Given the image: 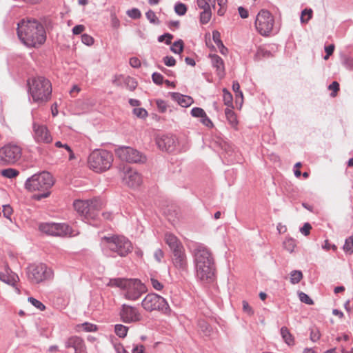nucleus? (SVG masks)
Segmentation results:
<instances>
[{"mask_svg":"<svg viewBox=\"0 0 353 353\" xmlns=\"http://www.w3.org/2000/svg\"><path fill=\"white\" fill-rule=\"evenodd\" d=\"M17 34L22 42L29 47L41 45L46 39L43 26L36 20H22L18 24Z\"/></svg>","mask_w":353,"mask_h":353,"instance_id":"f257e3e1","label":"nucleus"},{"mask_svg":"<svg viewBox=\"0 0 353 353\" xmlns=\"http://www.w3.org/2000/svg\"><path fill=\"white\" fill-rule=\"evenodd\" d=\"M196 274L199 279L210 283L214 277L215 265L210 251L203 245H198L194 250Z\"/></svg>","mask_w":353,"mask_h":353,"instance_id":"f03ea898","label":"nucleus"},{"mask_svg":"<svg viewBox=\"0 0 353 353\" xmlns=\"http://www.w3.org/2000/svg\"><path fill=\"white\" fill-rule=\"evenodd\" d=\"M29 93L32 101L39 105L48 102L52 96V83L42 76L32 77L28 81Z\"/></svg>","mask_w":353,"mask_h":353,"instance_id":"7ed1b4c3","label":"nucleus"},{"mask_svg":"<svg viewBox=\"0 0 353 353\" xmlns=\"http://www.w3.org/2000/svg\"><path fill=\"white\" fill-rule=\"evenodd\" d=\"M110 287H118L123 291V296L129 301H137L147 292L145 285L139 279L115 278L109 281Z\"/></svg>","mask_w":353,"mask_h":353,"instance_id":"20e7f679","label":"nucleus"},{"mask_svg":"<svg viewBox=\"0 0 353 353\" xmlns=\"http://www.w3.org/2000/svg\"><path fill=\"white\" fill-rule=\"evenodd\" d=\"M54 183L53 176L48 172H43L28 178L26 181L25 187L30 192H43V193L35 196L36 199L40 200L49 196L50 192L48 190Z\"/></svg>","mask_w":353,"mask_h":353,"instance_id":"39448f33","label":"nucleus"},{"mask_svg":"<svg viewBox=\"0 0 353 353\" xmlns=\"http://www.w3.org/2000/svg\"><path fill=\"white\" fill-rule=\"evenodd\" d=\"M113 162V155L105 150H94L88 158L89 168L95 172L101 173L109 170Z\"/></svg>","mask_w":353,"mask_h":353,"instance_id":"423d86ee","label":"nucleus"},{"mask_svg":"<svg viewBox=\"0 0 353 353\" xmlns=\"http://www.w3.org/2000/svg\"><path fill=\"white\" fill-rule=\"evenodd\" d=\"M101 244L104 249L116 253L121 257L125 256L132 250L131 242L123 236H103L101 239Z\"/></svg>","mask_w":353,"mask_h":353,"instance_id":"0eeeda50","label":"nucleus"},{"mask_svg":"<svg viewBox=\"0 0 353 353\" xmlns=\"http://www.w3.org/2000/svg\"><path fill=\"white\" fill-rule=\"evenodd\" d=\"M22 157V148L16 143H10L0 148V165H12Z\"/></svg>","mask_w":353,"mask_h":353,"instance_id":"6e6552de","label":"nucleus"},{"mask_svg":"<svg viewBox=\"0 0 353 353\" xmlns=\"http://www.w3.org/2000/svg\"><path fill=\"white\" fill-rule=\"evenodd\" d=\"M142 307L147 312L161 311L165 314L170 312V308L166 300L156 294H148L142 300Z\"/></svg>","mask_w":353,"mask_h":353,"instance_id":"1a4fd4ad","label":"nucleus"},{"mask_svg":"<svg viewBox=\"0 0 353 353\" xmlns=\"http://www.w3.org/2000/svg\"><path fill=\"white\" fill-rule=\"evenodd\" d=\"M101 203L97 199L93 200H77L74 202V210L85 219H94L97 212L101 208Z\"/></svg>","mask_w":353,"mask_h":353,"instance_id":"9d476101","label":"nucleus"},{"mask_svg":"<svg viewBox=\"0 0 353 353\" xmlns=\"http://www.w3.org/2000/svg\"><path fill=\"white\" fill-rule=\"evenodd\" d=\"M116 156L123 161L132 163H143L147 158L137 150L128 147L120 146L115 149Z\"/></svg>","mask_w":353,"mask_h":353,"instance_id":"9b49d317","label":"nucleus"},{"mask_svg":"<svg viewBox=\"0 0 353 353\" xmlns=\"http://www.w3.org/2000/svg\"><path fill=\"white\" fill-rule=\"evenodd\" d=\"M274 18L271 13L266 10H261L256 15L255 27L262 36H268L274 26Z\"/></svg>","mask_w":353,"mask_h":353,"instance_id":"f8f14e48","label":"nucleus"},{"mask_svg":"<svg viewBox=\"0 0 353 353\" xmlns=\"http://www.w3.org/2000/svg\"><path fill=\"white\" fill-rule=\"evenodd\" d=\"M121 320L125 323L141 321L143 316L139 310L133 306L123 304L119 312Z\"/></svg>","mask_w":353,"mask_h":353,"instance_id":"ddd939ff","label":"nucleus"},{"mask_svg":"<svg viewBox=\"0 0 353 353\" xmlns=\"http://www.w3.org/2000/svg\"><path fill=\"white\" fill-rule=\"evenodd\" d=\"M123 182L128 187L135 189L141 185L143 179L137 171L127 167L124 168Z\"/></svg>","mask_w":353,"mask_h":353,"instance_id":"4468645a","label":"nucleus"},{"mask_svg":"<svg viewBox=\"0 0 353 353\" xmlns=\"http://www.w3.org/2000/svg\"><path fill=\"white\" fill-rule=\"evenodd\" d=\"M171 259L174 268L179 273L183 274L187 272L188 263L185 248L172 252Z\"/></svg>","mask_w":353,"mask_h":353,"instance_id":"2eb2a0df","label":"nucleus"},{"mask_svg":"<svg viewBox=\"0 0 353 353\" xmlns=\"http://www.w3.org/2000/svg\"><path fill=\"white\" fill-rule=\"evenodd\" d=\"M32 131L34 139L37 143H49L52 142V137L45 125L33 122Z\"/></svg>","mask_w":353,"mask_h":353,"instance_id":"dca6fc26","label":"nucleus"},{"mask_svg":"<svg viewBox=\"0 0 353 353\" xmlns=\"http://www.w3.org/2000/svg\"><path fill=\"white\" fill-rule=\"evenodd\" d=\"M47 268L43 264L32 265L28 267V276L32 283H39L48 276Z\"/></svg>","mask_w":353,"mask_h":353,"instance_id":"f3484780","label":"nucleus"},{"mask_svg":"<svg viewBox=\"0 0 353 353\" xmlns=\"http://www.w3.org/2000/svg\"><path fill=\"white\" fill-rule=\"evenodd\" d=\"M66 348H73L74 353H85L86 347L83 340L77 336L68 338L65 343Z\"/></svg>","mask_w":353,"mask_h":353,"instance_id":"a211bd4d","label":"nucleus"},{"mask_svg":"<svg viewBox=\"0 0 353 353\" xmlns=\"http://www.w3.org/2000/svg\"><path fill=\"white\" fill-rule=\"evenodd\" d=\"M68 225L65 223H54L52 236H74L77 235Z\"/></svg>","mask_w":353,"mask_h":353,"instance_id":"6ab92c4d","label":"nucleus"},{"mask_svg":"<svg viewBox=\"0 0 353 353\" xmlns=\"http://www.w3.org/2000/svg\"><path fill=\"white\" fill-rule=\"evenodd\" d=\"M164 240L165 243L169 246L170 249L172 252L178 250H181L184 248L182 243L180 240L174 234L171 233H166L165 234Z\"/></svg>","mask_w":353,"mask_h":353,"instance_id":"aec40b11","label":"nucleus"},{"mask_svg":"<svg viewBox=\"0 0 353 353\" xmlns=\"http://www.w3.org/2000/svg\"><path fill=\"white\" fill-rule=\"evenodd\" d=\"M157 145L162 150L172 152L175 146V140L172 137L164 136L157 141Z\"/></svg>","mask_w":353,"mask_h":353,"instance_id":"412c9836","label":"nucleus"},{"mask_svg":"<svg viewBox=\"0 0 353 353\" xmlns=\"http://www.w3.org/2000/svg\"><path fill=\"white\" fill-rule=\"evenodd\" d=\"M212 65L216 68L217 75L222 79L225 76V66L223 59L216 54L210 55Z\"/></svg>","mask_w":353,"mask_h":353,"instance_id":"4be33fe9","label":"nucleus"},{"mask_svg":"<svg viewBox=\"0 0 353 353\" xmlns=\"http://www.w3.org/2000/svg\"><path fill=\"white\" fill-rule=\"evenodd\" d=\"M172 99L176 101L182 107H188L193 103V99L191 97L183 95L179 93H173Z\"/></svg>","mask_w":353,"mask_h":353,"instance_id":"5701e85b","label":"nucleus"},{"mask_svg":"<svg viewBox=\"0 0 353 353\" xmlns=\"http://www.w3.org/2000/svg\"><path fill=\"white\" fill-rule=\"evenodd\" d=\"M225 114L226 119L232 128H233L234 130H238V124L239 121L237 119V117L236 114L234 112V111L231 108H226L225 110Z\"/></svg>","mask_w":353,"mask_h":353,"instance_id":"b1692460","label":"nucleus"},{"mask_svg":"<svg viewBox=\"0 0 353 353\" xmlns=\"http://www.w3.org/2000/svg\"><path fill=\"white\" fill-rule=\"evenodd\" d=\"M281 334L285 342L288 345H294V339L289 330L286 327H282L281 329Z\"/></svg>","mask_w":353,"mask_h":353,"instance_id":"393cba45","label":"nucleus"},{"mask_svg":"<svg viewBox=\"0 0 353 353\" xmlns=\"http://www.w3.org/2000/svg\"><path fill=\"white\" fill-rule=\"evenodd\" d=\"M1 174L8 179L16 178L19 174V172L14 168H6L1 171Z\"/></svg>","mask_w":353,"mask_h":353,"instance_id":"a878e982","label":"nucleus"},{"mask_svg":"<svg viewBox=\"0 0 353 353\" xmlns=\"http://www.w3.org/2000/svg\"><path fill=\"white\" fill-rule=\"evenodd\" d=\"M223 99L224 104L225 105L228 106L229 108H233L232 95L226 88L223 89Z\"/></svg>","mask_w":353,"mask_h":353,"instance_id":"bb28decb","label":"nucleus"},{"mask_svg":"<svg viewBox=\"0 0 353 353\" xmlns=\"http://www.w3.org/2000/svg\"><path fill=\"white\" fill-rule=\"evenodd\" d=\"M81 329L85 332H96L97 326L90 323H84L77 326V330L80 331Z\"/></svg>","mask_w":353,"mask_h":353,"instance_id":"cd10ccee","label":"nucleus"},{"mask_svg":"<svg viewBox=\"0 0 353 353\" xmlns=\"http://www.w3.org/2000/svg\"><path fill=\"white\" fill-rule=\"evenodd\" d=\"M128 327L121 325L117 324L114 326V332L120 338H125L127 335Z\"/></svg>","mask_w":353,"mask_h":353,"instance_id":"c85d7f7f","label":"nucleus"},{"mask_svg":"<svg viewBox=\"0 0 353 353\" xmlns=\"http://www.w3.org/2000/svg\"><path fill=\"white\" fill-rule=\"evenodd\" d=\"M283 247L288 252H293L296 247L295 241L292 238L286 239L283 242Z\"/></svg>","mask_w":353,"mask_h":353,"instance_id":"c756f323","label":"nucleus"},{"mask_svg":"<svg viewBox=\"0 0 353 353\" xmlns=\"http://www.w3.org/2000/svg\"><path fill=\"white\" fill-rule=\"evenodd\" d=\"M303 278V274L301 271L294 270L290 273V282L292 284H296L300 282Z\"/></svg>","mask_w":353,"mask_h":353,"instance_id":"7c9ffc66","label":"nucleus"},{"mask_svg":"<svg viewBox=\"0 0 353 353\" xmlns=\"http://www.w3.org/2000/svg\"><path fill=\"white\" fill-rule=\"evenodd\" d=\"M343 249L345 252L353 253V234L346 239Z\"/></svg>","mask_w":353,"mask_h":353,"instance_id":"2f4dec72","label":"nucleus"},{"mask_svg":"<svg viewBox=\"0 0 353 353\" xmlns=\"http://www.w3.org/2000/svg\"><path fill=\"white\" fill-rule=\"evenodd\" d=\"M211 17H212L211 9L208 10H203L200 14V22L202 24H206L210 21Z\"/></svg>","mask_w":353,"mask_h":353,"instance_id":"473e14b6","label":"nucleus"},{"mask_svg":"<svg viewBox=\"0 0 353 353\" xmlns=\"http://www.w3.org/2000/svg\"><path fill=\"white\" fill-rule=\"evenodd\" d=\"M219 8L217 10V14L223 16L227 10L228 0H216Z\"/></svg>","mask_w":353,"mask_h":353,"instance_id":"72a5a7b5","label":"nucleus"},{"mask_svg":"<svg viewBox=\"0 0 353 353\" xmlns=\"http://www.w3.org/2000/svg\"><path fill=\"white\" fill-rule=\"evenodd\" d=\"M312 9H305L302 11L301 15V23H307L308 21L312 18Z\"/></svg>","mask_w":353,"mask_h":353,"instance_id":"f704fd0d","label":"nucleus"},{"mask_svg":"<svg viewBox=\"0 0 353 353\" xmlns=\"http://www.w3.org/2000/svg\"><path fill=\"white\" fill-rule=\"evenodd\" d=\"M187 6L183 3H177L174 6V11L178 15H185L187 12Z\"/></svg>","mask_w":353,"mask_h":353,"instance_id":"c9c22d12","label":"nucleus"},{"mask_svg":"<svg viewBox=\"0 0 353 353\" xmlns=\"http://www.w3.org/2000/svg\"><path fill=\"white\" fill-rule=\"evenodd\" d=\"M54 223H43L39 225L41 232L52 236Z\"/></svg>","mask_w":353,"mask_h":353,"instance_id":"e433bc0d","label":"nucleus"},{"mask_svg":"<svg viewBox=\"0 0 353 353\" xmlns=\"http://www.w3.org/2000/svg\"><path fill=\"white\" fill-rule=\"evenodd\" d=\"M17 276L15 275H7L0 272V280L8 283L14 284L16 282Z\"/></svg>","mask_w":353,"mask_h":353,"instance_id":"4c0bfd02","label":"nucleus"},{"mask_svg":"<svg viewBox=\"0 0 353 353\" xmlns=\"http://www.w3.org/2000/svg\"><path fill=\"white\" fill-rule=\"evenodd\" d=\"M55 146L57 148H63L64 149H65L69 153V160H72L75 159V156L72 149L68 144H63L61 141H57L55 143Z\"/></svg>","mask_w":353,"mask_h":353,"instance_id":"58836bf2","label":"nucleus"},{"mask_svg":"<svg viewBox=\"0 0 353 353\" xmlns=\"http://www.w3.org/2000/svg\"><path fill=\"white\" fill-rule=\"evenodd\" d=\"M183 42L182 40H179L174 42L172 47L171 50L176 54H179L183 51Z\"/></svg>","mask_w":353,"mask_h":353,"instance_id":"ea45409f","label":"nucleus"},{"mask_svg":"<svg viewBox=\"0 0 353 353\" xmlns=\"http://www.w3.org/2000/svg\"><path fill=\"white\" fill-rule=\"evenodd\" d=\"M212 39L218 47H222L223 49H225V47L221 40V34L219 31H217V30L213 31Z\"/></svg>","mask_w":353,"mask_h":353,"instance_id":"a19ab883","label":"nucleus"},{"mask_svg":"<svg viewBox=\"0 0 353 353\" xmlns=\"http://www.w3.org/2000/svg\"><path fill=\"white\" fill-rule=\"evenodd\" d=\"M205 112L201 108H194L191 110V115L194 117L201 118L205 116Z\"/></svg>","mask_w":353,"mask_h":353,"instance_id":"79ce46f5","label":"nucleus"},{"mask_svg":"<svg viewBox=\"0 0 353 353\" xmlns=\"http://www.w3.org/2000/svg\"><path fill=\"white\" fill-rule=\"evenodd\" d=\"M28 301L41 311H43L46 309L45 305L41 301L33 297L28 298Z\"/></svg>","mask_w":353,"mask_h":353,"instance_id":"37998d69","label":"nucleus"},{"mask_svg":"<svg viewBox=\"0 0 353 353\" xmlns=\"http://www.w3.org/2000/svg\"><path fill=\"white\" fill-rule=\"evenodd\" d=\"M133 113L138 118L144 119L148 117V112L142 108H137L133 110Z\"/></svg>","mask_w":353,"mask_h":353,"instance_id":"c03bdc74","label":"nucleus"},{"mask_svg":"<svg viewBox=\"0 0 353 353\" xmlns=\"http://www.w3.org/2000/svg\"><path fill=\"white\" fill-rule=\"evenodd\" d=\"M196 4L198 7L203 10H210V4L208 0H196Z\"/></svg>","mask_w":353,"mask_h":353,"instance_id":"a18cd8bd","label":"nucleus"},{"mask_svg":"<svg viewBox=\"0 0 353 353\" xmlns=\"http://www.w3.org/2000/svg\"><path fill=\"white\" fill-rule=\"evenodd\" d=\"M125 83L130 90H134L137 86V83L134 79L130 77H125Z\"/></svg>","mask_w":353,"mask_h":353,"instance_id":"49530a36","label":"nucleus"},{"mask_svg":"<svg viewBox=\"0 0 353 353\" xmlns=\"http://www.w3.org/2000/svg\"><path fill=\"white\" fill-rule=\"evenodd\" d=\"M328 89L332 91L331 97H335L339 90V83L337 81H334L329 85Z\"/></svg>","mask_w":353,"mask_h":353,"instance_id":"de8ad7c7","label":"nucleus"},{"mask_svg":"<svg viewBox=\"0 0 353 353\" xmlns=\"http://www.w3.org/2000/svg\"><path fill=\"white\" fill-rule=\"evenodd\" d=\"M299 297L301 302L308 304V305H313L314 301L310 299V297L306 294L304 292H300L299 293Z\"/></svg>","mask_w":353,"mask_h":353,"instance_id":"09e8293b","label":"nucleus"},{"mask_svg":"<svg viewBox=\"0 0 353 353\" xmlns=\"http://www.w3.org/2000/svg\"><path fill=\"white\" fill-rule=\"evenodd\" d=\"M81 41L84 44L87 46H91L94 43V39L87 34H83L81 36Z\"/></svg>","mask_w":353,"mask_h":353,"instance_id":"8fccbe9b","label":"nucleus"},{"mask_svg":"<svg viewBox=\"0 0 353 353\" xmlns=\"http://www.w3.org/2000/svg\"><path fill=\"white\" fill-rule=\"evenodd\" d=\"M152 77L153 81L156 84H157V85L162 84V83L163 81V77L162 74H161L160 73L154 72V73H153Z\"/></svg>","mask_w":353,"mask_h":353,"instance_id":"3c124183","label":"nucleus"},{"mask_svg":"<svg viewBox=\"0 0 353 353\" xmlns=\"http://www.w3.org/2000/svg\"><path fill=\"white\" fill-rule=\"evenodd\" d=\"M128 15L132 19H139L141 17L140 11L137 8H133L128 11Z\"/></svg>","mask_w":353,"mask_h":353,"instance_id":"603ef678","label":"nucleus"},{"mask_svg":"<svg viewBox=\"0 0 353 353\" xmlns=\"http://www.w3.org/2000/svg\"><path fill=\"white\" fill-rule=\"evenodd\" d=\"M204 125H205L208 128H212L214 126L213 123L210 119V118L207 116L205 114V116H203L201 118L200 121Z\"/></svg>","mask_w":353,"mask_h":353,"instance_id":"864d4df0","label":"nucleus"},{"mask_svg":"<svg viewBox=\"0 0 353 353\" xmlns=\"http://www.w3.org/2000/svg\"><path fill=\"white\" fill-rule=\"evenodd\" d=\"M125 79L123 75H116L112 80V83L116 86H121L122 82H125Z\"/></svg>","mask_w":353,"mask_h":353,"instance_id":"5fc2aeb1","label":"nucleus"},{"mask_svg":"<svg viewBox=\"0 0 353 353\" xmlns=\"http://www.w3.org/2000/svg\"><path fill=\"white\" fill-rule=\"evenodd\" d=\"M12 212V208L9 205H5L3 206V213L5 217L10 219Z\"/></svg>","mask_w":353,"mask_h":353,"instance_id":"6e6d98bb","label":"nucleus"},{"mask_svg":"<svg viewBox=\"0 0 353 353\" xmlns=\"http://www.w3.org/2000/svg\"><path fill=\"white\" fill-rule=\"evenodd\" d=\"M242 305L243 310L244 312L249 315H252L254 314L252 308L250 306L249 303L246 301H243Z\"/></svg>","mask_w":353,"mask_h":353,"instance_id":"4d7b16f0","label":"nucleus"},{"mask_svg":"<svg viewBox=\"0 0 353 353\" xmlns=\"http://www.w3.org/2000/svg\"><path fill=\"white\" fill-rule=\"evenodd\" d=\"M325 50L326 52V55L324 57L325 60H327L329 59V57L331 56L334 50V45L331 44L330 46L325 47Z\"/></svg>","mask_w":353,"mask_h":353,"instance_id":"13d9d810","label":"nucleus"},{"mask_svg":"<svg viewBox=\"0 0 353 353\" xmlns=\"http://www.w3.org/2000/svg\"><path fill=\"white\" fill-rule=\"evenodd\" d=\"M311 229V225L308 223H305L303 225V226L300 229V231L305 236H307L310 234Z\"/></svg>","mask_w":353,"mask_h":353,"instance_id":"bf43d9fd","label":"nucleus"},{"mask_svg":"<svg viewBox=\"0 0 353 353\" xmlns=\"http://www.w3.org/2000/svg\"><path fill=\"white\" fill-rule=\"evenodd\" d=\"M152 287L157 290H162L163 285L156 279L152 278L150 279Z\"/></svg>","mask_w":353,"mask_h":353,"instance_id":"052dcab7","label":"nucleus"},{"mask_svg":"<svg viewBox=\"0 0 353 353\" xmlns=\"http://www.w3.org/2000/svg\"><path fill=\"white\" fill-rule=\"evenodd\" d=\"M163 62L167 66H174L176 64V60L172 57H165L163 58Z\"/></svg>","mask_w":353,"mask_h":353,"instance_id":"680f3d73","label":"nucleus"},{"mask_svg":"<svg viewBox=\"0 0 353 353\" xmlns=\"http://www.w3.org/2000/svg\"><path fill=\"white\" fill-rule=\"evenodd\" d=\"M110 18L112 27H114V28H119L120 25V21L119 19L117 17L116 14L112 13L110 15Z\"/></svg>","mask_w":353,"mask_h":353,"instance_id":"e2e57ef3","label":"nucleus"},{"mask_svg":"<svg viewBox=\"0 0 353 353\" xmlns=\"http://www.w3.org/2000/svg\"><path fill=\"white\" fill-rule=\"evenodd\" d=\"M200 327L202 329L203 332L206 334H210L211 332V327L209 326L208 323L203 321L200 323Z\"/></svg>","mask_w":353,"mask_h":353,"instance_id":"0e129e2a","label":"nucleus"},{"mask_svg":"<svg viewBox=\"0 0 353 353\" xmlns=\"http://www.w3.org/2000/svg\"><path fill=\"white\" fill-rule=\"evenodd\" d=\"M320 332L318 330H312L310 338L312 341H316L320 339Z\"/></svg>","mask_w":353,"mask_h":353,"instance_id":"69168bd1","label":"nucleus"},{"mask_svg":"<svg viewBox=\"0 0 353 353\" xmlns=\"http://www.w3.org/2000/svg\"><path fill=\"white\" fill-rule=\"evenodd\" d=\"M154 256L158 262H160L164 256V253L161 249H157L154 253Z\"/></svg>","mask_w":353,"mask_h":353,"instance_id":"338daca9","label":"nucleus"},{"mask_svg":"<svg viewBox=\"0 0 353 353\" xmlns=\"http://www.w3.org/2000/svg\"><path fill=\"white\" fill-rule=\"evenodd\" d=\"M85 30V26L83 25H77L72 28V32L74 34H79Z\"/></svg>","mask_w":353,"mask_h":353,"instance_id":"774afa93","label":"nucleus"}]
</instances>
